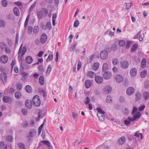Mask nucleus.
<instances>
[{"mask_svg": "<svg viewBox=\"0 0 149 149\" xmlns=\"http://www.w3.org/2000/svg\"><path fill=\"white\" fill-rule=\"evenodd\" d=\"M33 105L36 107H38L40 105L41 101L39 96L38 95H35L32 99Z\"/></svg>", "mask_w": 149, "mask_h": 149, "instance_id": "1", "label": "nucleus"}, {"mask_svg": "<svg viewBox=\"0 0 149 149\" xmlns=\"http://www.w3.org/2000/svg\"><path fill=\"white\" fill-rule=\"evenodd\" d=\"M107 51L105 50H104L100 53V55L101 58L102 59H105L108 57Z\"/></svg>", "mask_w": 149, "mask_h": 149, "instance_id": "2", "label": "nucleus"}, {"mask_svg": "<svg viewBox=\"0 0 149 149\" xmlns=\"http://www.w3.org/2000/svg\"><path fill=\"white\" fill-rule=\"evenodd\" d=\"M111 91L112 88L109 86H106L103 90V93L106 94H107L110 93Z\"/></svg>", "mask_w": 149, "mask_h": 149, "instance_id": "3", "label": "nucleus"}, {"mask_svg": "<svg viewBox=\"0 0 149 149\" xmlns=\"http://www.w3.org/2000/svg\"><path fill=\"white\" fill-rule=\"evenodd\" d=\"M3 100L5 103H11L13 101V99L10 97L7 96H4L3 97Z\"/></svg>", "mask_w": 149, "mask_h": 149, "instance_id": "4", "label": "nucleus"}, {"mask_svg": "<svg viewBox=\"0 0 149 149\" xmlns=\"http://www.w3.org/2000/svg\"><path fill=\"white\" fill-rule=\"evenodd\" d=\"M111 72L109 71H106L103 74V77L105 79H109L111 77Z\"/></svg>", "mask_w": 149, "mask_h": 149, "instance_id": "5", "label": "nucleus"}, {"mask_svg": "<svg viewBox=\"0 0 149 149\" xmlns=\"http://www.w3.org/2000/svg\"><path fill=\"white\" fill-rule=\"evenodd\" d=\"M121 67L123 69L127 68L129 66V62L126 61H123L120 63Z\"/></svg>", "mask_w": 149, "mask_h": 149, "instance_id": "6", "label": "nucleus"}, {"mask_svg": "<svg viewBox=\"0 0 149 149\" xmlns=\"http://www.w3.org/2000/svg\"><path fill=\"white\" fill-rule=\"evenodd\" d=\"M115 79L116 81L118 83H120L123 81V78L120 74H117L116 75Z\"/></svg>", "mask_w": 149, "mask_h": 149, "instance_id": "7", "label": "nucleus"}, {"mask_svg": "<svg viewBox=\"0 0 149 149\" xmlns=\"http://www.w3.org/2000/svg\"><path fill=\"white\" fill-rule=\"evenodd\" d=\"M134 92V88L132 87H130L128 88L126 91V93L128 95H130L133 94Z\"/></svg>", "mask_w": 149, "mask_h": 149, "instance_id": "8", "label": "nucleus"}, {"mask_svg": "<svg viewBox=\"0 0 149 149\" xmlns=\"http://www.w3.org/2000/svg\"><path fill=\"white\" fill-rule=\"evenodd\" d=\"M137 70L135 68H133L132 69L130 72V74L132 77H135L137 74Z\"/></svg>", "mask_w": 149, "mask_h": 149, "instance_id": "9", "label": "nucleus"}, {"mask_svg": "<svg viewBox=\"0 0 149 149\" xmlns=\"http://www.w3.org/2000/svg\"><path fill=\"white\" fill-rule=\"evenodd\" d=\"M140 134V133H139V131L136 132L134 136L132 135L131 136L130 141L133 140L136 141V138H139Z\"/></svg>", "mask_w": 149, "mask_h": 149, "instance_id": "10", "label": "nucleus"}, {"mask_svg": "<svg viewBox=\"0 0 149 149\" xmlns=\"http://www.w3.org/2000/svg\"><path fill=\"white\" fill-rule=\"evenodd\" d=\"M95 80L97 83L100 84L102 82L103 79L102 78L101 76H98L95 77Z\"/></svg>", "mask_w": 149, "mask_h": 149, "instance_id": "11", "label": "nucleus"}, {"mask_svg": "<svg viewBox=\"0 0 149 149\" xmlns=\"http://www.w3.org/2000/svg\"><path fill=\"white\" fill-rule=\"evenodd\" d=\"M47 36L45 33L43 34L41 36L40 41L42 43H44L47 40Z\"/></svg>", "mask_w": 149, "mask_h": 149, "instance_id": "12", "label": "nucleus"}, {"mask_svg": "<svg viewBox=\"0 0 149 149\" xmlns=\"http://www.w3.org/2000/svg\"><path fill=\"white\" fill-rule=\"evenodd\" d=\"M0 60L2 63H5L8 61V57L6 55L2 56L0 58Z\"/></svg>", "mask_w": 149, "mask_h": 149, "instance_id": "13", "label": "nucleus"}, {"mask_svg": "<svg viewBox=\"0 0 149 149\" xmlns=\"http://www.w3.org/2000/svg\"><path fill=\"white\" fill-rule=\"evenodd\" d=\"M141 116L140 113L139 112H137L136 113L134 116L133 118H131L132 119V120L134 121L137 119H138Z\"/></svg>", "mask_w": 149, "mask_h": 149, "instance_id": "14", "label": "nucleus"}, {"mask_svg": "<svg viewBox=\"0 0 149 149\" xmlns=\"http://www.w3.org/2000/svg\"><path fill=\"white\" fill-rule=\"evenodd\" d=\"M26 107L28 109H31L32 107V103L31 101L28 100H26L25 102Z\"/></svg>", "mask_w": 149, "mask_h": 149, "instance_id": "15", "label": "nucleus"}, {"mask_svg": "<svg viewBox=\"0 0 149 149\" xmlns=\"http://www.w3.org/2000/svg\"><path fill=\"white\" fill-rule=\"evenodd\" d=\"M22 77V80L25 81L26 78L28 77L29 75L26 72H23L21 73Z\"/></svg>", "mask_w": 149, "mask_h": 149, "instance_id": "16", "label": "nucleus"}, {"mask_svg": "<svg viewBox=\"0 0 149 149\" xmlns=\"http://www.w3.org/2000/svg\"><path fill=\"white\" fill-rule=\"evenodd\" d=\"M104 114L100 113H97V116L98 118L99 119L102 121H104L105 119V116L104 115Z\"/></svg>", "mask_w": 149, "mask_h": 149, "instance_id": "17", "label": "nucleus"}, {"mask_svg": "<svg viewBox=\"0 0 149 149\" xmlns=\"http://www.w3.org/2000/svg\"><path fill=\"white\" fill-rule=\"evenodd\" d=\"M25 60L26 63L29 64H30L32 62L33 59L31 56H28L26 58Z\"/></svg>", "mask_w": 149, "mask_h": 149, "instance_id": "18", "label": "nucleus"}, {"mask_svg": "<svg viewBox=\"0 0 149 149\" xmlns=\"http://www.w3.org/2000/svg\"><path fill=\"white\" fill-rule=\"evenodd\" d=\"M25 89L26 92L28 93H31L32 91V89L31 87L29 85H27L26 86Z\"/></svg>", "mask_w": 149, "mask_h": 149, "instance_id": "19", "label": "nucleus"}, {"mask_svg": "<svg viewBox=\"0 0 149 149\" xmlns=\"http://www.w3.org/2000/svg\"><path fill=\"white\" fill-rule=\"evenodd\" d=\"M125 141V139L124 136H122L118 140V143L120 145L124 144Z\"/></svg>", "mask_w": 149, "mask_h": 149, "instance_id": "20", "label": "nucleus"}, {"mask_svg": "<svg viewBox=\"0 0 149 149\" xmlns=\"http://www.w3.org/2000/svg\"><path fill=\"white\" fill-rule=\"evenodd\" d=\"M36 133V130L34 129H32L30 130L29 135L31 137L34 136Z\"/></svg>", "mask_w": 149, "mask_h": 149, "instance_id": "21", "label": "nucleus"}, {"mask_svg": "<svg viewBox=\"0 0 149 149\" xmlns=\"http://www.w3.org/2000/svg\"><path fill=\"white\" fill-rule=\"evenodd\" d=\"M85 85L86 88H89L91 85V81L89 80H86L85 82Z\"/></svg>", "mask_w": 149, "mask_h": 149, "instance_id": "22", "label": "nucleus"}, {"mask_svg": "<svg viewBox=\"0 0 149 149\" xmlns=\"http://www.w3.org/2000/svg\"><path fill=\"white\" fill-rule=\"evenodd\" d=\"M141 67L143 68H144L146 65V58H143L141 62Z\"/></svg>", "mask_w": 149, "mask_h": 149, "instance_id": "23", "label": "nucleus"}, {"mask_svg": "<svg viewBox=\"0 0 149 149\" xmlns=\"http://www.w3.org/2000/svg\"><path fill=\"white\" fill-rule=\"evenodd\" d=\"M132 119L130 117H129L126 120L124 121V123L127 126L129 125L131 123V121H133L132 120Z\"/></svg>", "mask_w": 149, "mask_h": 149, "instance_id": "24", "label": "nucleus"}, {"mask_svg": "<svg viewBox=\"0 0 149 149\" xmlns=\"http://www.w3.org/2000/svg\"><path fill=\"white\" fill-rule=\"evenodd\" d=\"M13 12L15 15L17 16H19V12L18 9L16 7L14 8Z\"/></svg>", "mask_w": 149, "mask_h": 149, "instance_id": "25", "label": "nucleus"}, {"mask_svg": "<svg viewBox=\"0 0 149 149\" xmlns=\"http://www.w3.org/2000/svg\"><path fill=\"white\" fill-rule=\"evenodd\" d=\"M141 97V95L140 92H138L136 94L135 100L136 101H139Z\"/></svg>", "mask_w": 149, "mask_h": 149, "instance_id": "26", "label": "nucleus"}, {"mask_svg": "<svg viewBox=\"0 0 149 149\" xmlns=\"http://www.w3.org/2000/svg\"><path fill=\"white\" fill-rule=\"evenodd\" d=\"M99 67V63L98 62L95 63H94L93 67V69L95 70H97Z\"/></svg>", "mask_w": 149, "mask_h": 149, "instance_id": "27", "label": "nucleus"}, {"mask_svg": "<svg viewBox=\"0 0 149 149\" xmlns=\"http://www.w3.org/2000/svg\"><path fill=\"white\" fill-rule=\"evenodd\" d=\"M118 49L117 46L115 44H113L111 45L110 47L112 51H115Z\"/></svg>", "mask_w": 149, "mask_h": 149, "instance_id": "28", "label": "nucleus"}, {"mask_svg": "<svg viewBox=\"0 0 149 149\" xmlns=\"http://www.w3.org/2000/svg\"><path fill=\"white\" fill-rule=\"evenodd\" d=\"M43 15V12L42 11H39L38 12L37 16L38 18L39 19H41Z\"/></svg>", "mask_w": 149, "mask_h": 149, "instance_id": "29", "label": "nucleus"}, {"mask_svg": "<svg viewBox=\"0 0 149 149\" xmlns=\"http://www.w3.org/2000/svg\"><path fill=\"white\" fill-rule=\"evenodd\" d=\"M39 83L41 85H43L44 83V78L43 76H40L39 78Z\"/></svg>", "mask_w": 149, "mask_h": 149, "instance_id": "30", "label": "nucleus"}, {"mask_svg": "<svg viewBox=\"0 0 149 149\" xmlns=\"http://www.w3.org/2000/svg\"><path fill=\"white\" fill-rule=\"evenodd\" d=\"M138 45L136 44H134L131 48V51L132 52H134L138 48Z\"/></svg>", "mask_w": 149, "mask_h": 149, "instance_id": "31", "label": "nucleus"}, {"mask_svg": "<svg viewBox=\"0 0 149 149\" xmlns=\"http://www.w3.org/2000/svg\"><path fill=\"white\" fill-rule=\"evenodd\" d=\"M147 72L146 70H144L141 72V78H144L146 76L147 74Z\"/></svg>", "mask_w": 149, "mask_h": 149, "instance_id": "32", "label": "nucleus"}, {"mask_svg": "<svg viewBox=\"0 0 149 149\" xmlns=\"http://www.w3.org/2000/svg\"><path fill=\"white\" fill-rule=\"evenodd\" d=\"M53 59V54L52 53L50 54L48 56V57L46 60V62H48L49 61H52Z\"/></svg>", "mask_w": 149, "mask_h": 149, "instance_id": "33", "label": "nucleus"}, {"mask_svg": "<svg viewBox=\"0 0 149 149\" xmlns=\"http://www.w3.org/2000/svg\"><path fill=\"white\" fill-rule=\"evenodd\" d=\"M15 95L16 98L19 99L21 97L22 94L20 92H17L15 93Z\"/></svg>", "mask_w": 149, "mask_h": 149, "instance_id": "34", "label": "nucleus"}, {"mask_svg": "<svg viewBox=\"0 0 149 149\" xmlns=\"http://www.w3.org/2000/svg\"><path fill=\"white\" fill-rule=\"evenodd\" d=\"M18 147L20 149H25L26 147L25 146L24 144L21 142H19L18 144Z\"/></svg>", "mask_w": 149, "mask_h": 149, "instance_id": "35", "label": "nucleus"}, {"mask_svg": "<svg viewBox=\"0 0 149 149\" xmlns=\"http://www.w3.org/2000/svg\"><path fill=\"white\" fill-rule=\"evenodd\" d=\"M2 81L4 83H6L7 81V76L5 73H4L2 77Z\"/></svg>", "mask_w": 149, "mask_h": 149, "instance_id": "36", "label": "nucleus"}, {"mask_svg": "<svg viewBox=\"0 0 149 149\" xmlns=\"http://www.w3.org/2000/svg\"><path fill=\"white\" fill-rule=\"evenodd\" d=\"M106 101L107 103H111L112 102V99L111 96L108 95L106 97Z\"/></svg>", "mask_w": 149, "mask_h": 149, "instance_id": "37", "label": "nucleus"}, {"mask_svg": "<svg viewBox=\"0 0 149 149\" xmlns=\"http://www.w3.org/2000/svg\"><path fill=\"white\" fill-rule=\"evenodd\" d=\"M87 74L88 76L91 78H93L95 75V73L93 71H89Z\"/></svg>", "mask_w": 149, "mask_h": 149, "instance_id": "38", "label": "nucleus"}, {"mask_svg": "<svg viewBox=\"0 0 149 149\" xmlns=\"http://www.w3.org/2000/svg\"><path fill=\"white\" fill-rule=\"evenodd\" d=\"M108 69V65L107 63H104L103 64L102 67V71L106 72Z\"/></svg>", "mask_w": 149, "mask_h": 149, "instance_id": "39", "label": "nucleus"}, {"mask_svg": "<svg viewBox=\"0 0 149 149\" xmlns=\"http://www.w3.org/2000/svg\"><path fill=\"white\" fill-rule=\"evenodd\" d=\"M143 96L145 100H147L149 97V93L147 92H144L143 94Z\"/></svg>", "mask_w": 149, "mask_h": 149, "instance_id": "40", "label": "nucleus"}, {"mask_svg": "<svg viewBox=\"0 0 149 149\" xmlns=\"http://www.w3.org/2000/svg\"><path fill=\"white\" fill-rule=\"evenodd\" d=\"M6 140L8 141L12 142L13 141V138L12 136L9 135L7 137Z\"/></svg>", "mask_w": 149, "mask_h": 149, "instance_id": "41", "label": "nucleus"}, {"mask_svg": "<svg viewBox=\"0 0 149 149\" xmlns=\"http://www.w3.org/2000/svg\"><path fill=\"white\" fill-rule=\"evenodd\" d=\"M27 65V64L26 63H22L20 65V66L22 67L20 68L19 69L20 71H22L23 68H24L25 67L26 68V65Z\"/></svg>", "mask_w": 149, "mask_h": 149, "instance_id": "42", "label": "nucleus"}, {"mask_svg": "<svg viewBox=\"0 0 149 149\" xmlns=\"http://www.w3.org/2000/svg\"><path fill=\"white\" fill-rule=\"evenodd\" d=\"M33 28L32 26H29L28 27V33L29 34H31L33 31Z\"/></svg>", "mask_w": 149, "mask_h": 149, "instance_id": "43", "label": "nucleus"}, {"mask_svg": "<svg viewBox=\"0 0 149 149\" xmlns=\"http://www.w3.org/2000/svg\"><path fill=\"white\" fill-rule=\"evenodd\" d=\"M27 50L26 47L25 46H23L22 48V52L21 55H22V56L24 55L26 52Z\"/></svg>", "mask_w": 149, "mask_h": 149, "instance_id": "44", "label": "nucleus"}, {"mask_svg": "<svg viewBox=\"0 0 149 149\" xmlns=\"http://www.w3.org/2000/svg\"><path fill=\"white\" fill-rule=\"evenodd\" d=\"M112 63L113 65H116L119 63V61L118 59L114 58L112 61Z\"/></svg>", "mask_w": 149, "mask_h": 149, "instance_id": "45", "label": "nucleus"}, {"mask_svg": "<svg viewBox=\"0 0 149 149\" xmlns=\"http://www.w3.org/2000/svg\"><path fill=\"white\" fill-rule=\"evenodd\" d=\"M46 26L47 28H48L49 30H50L52 28L51 23L50 22H48L47 23Z\"/></svg>", "mask_w": 149, "mask_h": 149, "instance_id": "46", "label": "nucleus"}, {"mask_svg": "<svg viewBox=\"0 0 149 149\" xmlns=\"http://www.w3.org/2000/svg\"><path fill=\"white\" fill-rule=\"evenodd\" d=\"M119 44L120 46L123 47L125 45V43L124 40H120L119 42Z\"/></svg>", "mask_w": 149, "mask_h": 149, "instance_id": "47", "label": "nucleus"}, {"mask_svg": "<svg viewBox=\"0 0 149 149\" xmlns=\"http://www.w3.org/2000/svg\"><path fill=\"white\" fill-rule=\"evenodd\" d=\"M77 44V42H75L74 43V45L71 47L70 50V51H74L76 47Z\"/></svg>", "mask_w": 149, "mask_h": 149, "instance_id": "48", "label": "nucleus"}, {"mask_svg": "<svg viewBox=\"0 0 149 149\" xmlns=\"http://www.w3.org/2000/svg\"><path fill=\"white\" fill-rule=\"evenodd\" d=\"M45 125V123H43L38 128V134H40L42 131V130L43 128V127Z\"/></svg>", "mask_w": 149, "mask_h": 149, "instance_id": "49", "label": "nucleus"}, {"mask_svg": "<svg viewBox=\"0 0 149 149\" xmlns=\"http://www.w3.org/2000/svg\"><path fill=\"white\" fill-rule=\"evenodd\" d=\"M97 113H100L104 114L105 112L102 110L101 108L98 107L97 108Z\"/></svg>", "mask_w": 149, "mask_h": 149, "instance_id": "50", "label": "nucleus"}, {"mask_svg": "<svg viewBox=\"0 0 149 149\" xmlns=\"http://www.w3.org/2000/svg\"><path fill=\"white\" fill-rule=\"evenodd\" d=\"M6 45L2 42L0 43V47L1 49H5L6 47Z\"/></svg>", "mask_w": 149, "mask_h": 149, "instance_id": "51", "label": "nucleus"}, {"mask_svg": "<svg viewBox=\"0 0 149 149\" xmlns=\"http://www.w3.org/2000/svg\"><path fill=\"white\" fill-rule=\"evenodd\" d=\"M52 70V66L51 65H49L47 68V70H46V74L47 73H48L49 74L51 70Z\"/></svg>", "mask_w": 149, "mask_h": 149, "instance_id": "52", "label": "nucleus"}, {"mask_svg": "<svg viewBox=\"0 0 149 149\" xmlns=\"http://www.w3.org/2000/svg\"><path fill=\"white\" fill-rule=\"evenodd\" d=\"M2 3L3 6L4 7H6L7 6L8 2L6 0H2Z\"/></svg>", "mask_w": 149, "mask_h": 149, "instance_id": "53", "label": "nucleus"}, {"mask_svg": "<svg viewBox=\"0 0 149 149\" xmlns=\"http://www.w3.org/2000/svg\"><path fill=\"white\" fill-rule=\"evenodd\" d=\"M5 25V22L3 20H0V26L4 27Z\"/></svg>", "mask_w": 149, "mask_h": 149, "instance_id": "54", "label": "nucleus"}, {"mask_svg": "<svg viewBox=\"0 0 149 149\" xmlns=\"http://www.w3.org/2000/svg\"><path fill=\"white\" fill-rule=\"evenodd\" d=\"M39 31V28L38 26H34L33 31L34 33H36L38 32Z\"/></svg>", "mask_w": 149, "mask_h": 149, "instance_id": "55", "label": "nucleus"}, {"mask_svg": "<svg viewBox=\"0 0 149 149\" xmlns=\"http://www.w3.org/2000/svg\"><path fill=\"white\" fill-rule=\"evenodd\" d=\"M42 143L44 144L47 145L48 147H49L51 146L50 142L46 140H44L42 141Z\"/></svg>", "mask_w": 149, "mask_h": 149, "instance_id": "56", "label": "nucleus"}, {"mask_svg": "<svg viewBox=\"0 0 149 149\" xmlns=\"http://www.w3.org/2000/svg\"><path fill=\"white\" fill-rule=\"evenodd\" d=\"M22 105V102L20 101H18L16 102V106L17 107H21Z\"/></svg>", "mask_w": 149, "mask_h": 149, "instance_id": "57", "label": "nucleus"}, {"mask_svg": "<svg viewBox=\"0 0 149 149\" xmlns=\"http://www.w3.org/2000/svg\"><path fill=\"white\" fill-rule=\"evenodd\" d=\"M22 85L20 83H18L17 84V89L18 90H21L22 88Z\"/></svg>", "mask_w": 149, "mask_h": 149, "instance_id": "58", "label": "nucleus"}, {"mask_svg": "<svg viewBox=\"0 0 149 149\" xmlns=\"http://www.w3.org/2000/svg\"><path fill=\"white\" fill-rule=\"evenodd\" d=\"M90 102V99L88 97H87L85 99L84 103L86 104H88Z\"/></svg>", "mask_w": 149, "mask_h": 149, "instance_id": "59", "label": "nucleus"}, {"mask_svg": "<svg viewBox=\"0 0 149 149\" xmlns=\"http://www.w3.org/2000/svg\"><path fill=\"white\" fill-rule=\"evenodd\" d=\"M79 24V22L78 20L75 21L74 23V27H77Z\"/></svg>", "mask_w": 149, "mask_h": 149, "instance_id": "60", "label": "nucleus"}, {"mask_svg": "<svg viewBox=\"0 0 149 149\" xmlns=\"http://www.w3.org/2000/svg\"><path fill=\"white\" fill-rule=\"evenodd\" d=\"M119 100L121 103H123L125 101V98L124 97L121 96L119 98Z\"/></svg>", "mask_w": 149, "mask_h": 149, "instance_id": "61", "label": "nucleus"}, {"mask_svg": "<svg viewBox=\"0 0 149 149\" xmlns=\"http://www.w3.org/2000/svg\"><path fill=\"white\" fill-rule=\"evenodd\" d=\"M72 115L73 118L74 119L77 118L78 117V115L77 113H76L74 112H72Z\"/></svg>", "mask_w": 149, "mask_h": 149, "instance_id": "62", "label": "nucleus"}, {"mask_svg": "<svg viewBox=\"0 0 149 149\" xmlns=\"http://www.w3.org/2000/svg\"><path fill=\"white\" fill-rule=\"evenodd\" d=\"M125 3L126 4V8L128 9L132 6V4L131 3Z\"/></svg>", "mask_w": 149, "mask_h": 149, "instance_id": "63", "label": "nucleus"}, {"mask_svg": "<svg viewBox=\"0 0 149 149\" xmlns=\"http://www.w3.org/2000/svg\"><path fill=\"white\" fill-rule=\"evenodd\" d=\"M22 112L24 115H26L27 113V111L26 109L23 108L22 109Z\"/></svg>", "mask_w": 149, "mask_h": 149, "instance_id": "64", "label": "nucleus"}]
</instances>
